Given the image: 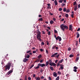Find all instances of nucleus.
<instances>
[{
  "label": "nucleus",
  "instance_id": "1",
  "mask_svg": "<svg viewBox=\"0 0 80 80\" xmlns=\"http://www.w3.org/2000/svg\"><path fill=\"white\" fill-rule=\"evenodd\" d=\"M60 27L61 30H62L63 32L65 31V29H66V30L68 29V26L64 25L63 24L61 25L60 26Z\"/></svg>",
  "mask_w": 80,
  "mask_h": 80
},
{
  "label": "nucleus",
  "instance_id": "2",
  "mask_svg": "<svg viewBox=\"0 0 80 80\" xmlns=\"http://www.w3.org/2000/svg\"><path fill=\"white\" fill-rule=\"evenodd\" d=\"M41 37H42V36H41V32H40L38 31V32L37 38V39H38V40L40 41V42L42 41V39H41Z\"/></svg>",
  "mask_w": 80,
  "mask_h": 80
},
{
  "label": "nucleus",
  "instance_id": "3",
  "mask_svg": "<svg viewBox=\"0 0 80 80\" xmlns=\"http://www.w3.org/2000/svg\"><path fill=\"white\" fill-rule=\"evenodd\" d=\"M11 67V63L10 62H9L7 65L6 66L5 68V71H7V69L8 70H10V68Z\"/></svg>",
  "mask_w": 80,
  "mask_h": 80
},
{
  "label": "nucleus",
  "instance_id": "4",
  "mask_svg": "<svg viewBox=\"0 0 80 80\" xmlns=\"http://www.w3.org/2000/svg\"><path fill=\"white\" fill-rule=\"evenodd\" d=\"M72 27H73V25H72V24L70 25L69 26V30L72 32V31H73V28Z\"/></svg>",
  "mask_w": 80,
  "mask_h": 80
},
{
  "label": "nucleus",
  "instance_id": "5",
  "mask_svg": "<svg viewBox=\"0 0 80 80\" xmlns=\"http://www.w3.org/2000/svg\"><path fill=\"white\" fill-rule=\"evenodd\" d=\"M56 40H59V41L61 42L62 41V38H61V37L59 36H58L57 38H56Z\"/></svg>",
  "mask_w": 80,
  "mask_h": 80
},
{
  "label": "nucleus",
  "instance_id": "6",
  "mask_svg": "<svg viewBox=\"0 0 80 80\" xmlns=\"http://www.w3.org/2000/svg\"><path fill=\"white\" fill-rule=\"evenodd\" d=\"M49 65H50V66H53L54 67H55V66L56 65V64L53 62H49Z\"/></svg>",
  "mask_w": 80,
  "mask_h": 80
},
{
  "label": "nucleus",
  "instance_id": "7",
  "mask_svg": "<svg viewBox=\"0 0 80 80\" xmlns=\"http://www.w3.org/2000/svg\"><path fill=\"white\" fill-rule=\"evenodd\" d=\"M38 66H40V67H45L46 65L45 64H38Z\"/></svg>",
  "mask_w": 80,
  "mask_h": 80
},
{
  "label": "nucleus",
  "instance_id": "8",
  "mask_svg": "<svg viewBox=\"0 0 80 80\" xmlns=\"http://www.w3.org/2000/svg\"><path fill=\"white\" fill-rule=\"evenodd\" d=\"M57 75H58V74L57 73H56L55 72H54L53 73V77H57Z\"/></svg>",
  "mask_w": 80,
  "mask_h": 80
},
{
  "label": "nucleus",
  "instance_id": "9",
  "mask_svg": "<svg viewBox=\"0 0 80 80\" xmlns=\"http://www.w3.org/2000/svg\"><path fill=\"white\" fill-rule=\"evenodd\" d=\"M28 60V59H27V58H25L23 59V62L24 63H25V62H27Z\"/></svg>",
  "mask_w": 80,
  "mask_h": 80
},
{
  "label": "nucleus",
  "instance_id": "10",
  "mask_svg": "<svg viewBox=\"0 0 80 80\" xmlns=\"http://www.w3.org/2000/svg\"><path fill=\"white\" fill-rule=\"evenodd\" d=\"M57 55H58V53H56L54 54H52L51 57H55V56Z\"/></svg>",
  "mask_w": 80,
  "mask_h": 80
},
{
  "label": "nucleus",
  "instance_id": "11",
  "mask_svg": "<svg viewBox=\"0 0 80 80\" xmlns=\"http://www.w3.org/2000/svg\"><path fill=\"white\" fill-rule=\"evenodd\" d=\"M76 33L77 35V38H78L80 37V34H79V32H77Z\"/></svg>",
  "mask_w": 80,
  "mask_h": 80
},
{
  "label": "nucleus",
  "instance_id": "12",
  "mask_svg": "<svg viewBox=\"0 0 80 80\" xmlns=\"http://www.w3.org/2000/svg\"><path fill=\"white\" fill-rule=\"evenodd\" d=\"M54 3L55 6L57 5H58V2H57V0H55L54 1Z\"/></svg>",
  "mask_w": 80,
  "mask_h": 80
},
{
  "label": "nucleus",
  "instance_id": "13",
  "mask_svg": "<svg viewBox=\"0 0 80 80\" xmlns=\"http://www.w3.org/2000/svg\"><path fill=\"white\" fill-rule=\"evenodd\" d=\"M12 72H13V70H10L8 72V75H10V73H12Z\"/></svg>",
  "mask_w": 80,
  "mask_h": 80
},
{
  "label": "nucleus",
  "instance_id": "14",
  "mask_svg": "<svg viewBox=\"0 0 80 80\" xmlns=\"http://www.w3.org/2000/svg\"><path fill=\"white\" fill-rule=\"evenodd\" d=\"M47 5L48 6L47 8L48 9L49 8H50V9H51V7H50V3H48L47 4Z\"/></svg>",
  "mask_w": 80,
  "mask_h": 80
},
{
  "label": "nucleus",
  "instance_id": "15",
  "mask_svg": "<svg viewBox=\"0 0 80 80\" xmlns=\"http://www.w3.org/2000/svg\"><path fill=\"white\" fill-rule=\"evenodd\" d=\"M63 62V59H62L61 60L59 61V62H58L59 63H62V62Z\"/></svg>",
  "mask_w": 80,
  "mask_h": 80
},
{
  "label": "nucleus",
  "instance_id": "16",
  "mask_svg": "<svg viewBox=\"0 0 80 80\" xmlns=\"http://www.w3.org/2000/svg\"><path fill=\"white\" fill-rule=\"evenodd\" d=\"M42 57V55L40 54L38 56V58H39V59H40V58H41Z\"/></svg>",
  "mask_w": 80,
  "mask_h": 80
},
{
  "label": "nucleus",
  "instance_id": "17",
  "mask_svg": "<svg viewBox=\"0 0 80 80\" xmlns=\"http://www.w3.org/2000/svg\"><path fill=\"white\" fill-rule=\"evenodd\" d=\"M46 66H48V64H49V62H48V61H47L46 62Z\"/></svg>",
  "mask_w": 80,
  "mask_h": 80
},
{
  "label": "nucleus",
  "instance_id": "18",
  "mask_svg": "<svg viewBox=\"0 0 80 80\" xmlns=\"http://www.w3.org/2000/svg\"><path fill=\"white\" fill-rule=\"evenodd\" d=\"M50 68L51 70H52V71H53V67H52V66H50Z\"/></svg>",
  "mask_w": 80,
  "mask_h": 80
},
{
  "label": "nucleus",
  "instance_id": "19",
  "mask_svg": "<svg viewBox=\"0 0 80 80\" xmlns=\"http://www.w3.org/2000/svg\"><path fill=\"white\" fill-rule=\"evenodd\" d=\"M40 61V59H37L36 61H35V63L37 62H39Z\"/></svg>",
  "mask_w": 80,
  "mask_h": 80
},
{
  "label": "nucleus",
  "instance_id": "20",
  "mask_svg": "<svg viewBox=\"0 0 80 80\" xmlns=\"http://www.w3.org/2000/svg\"><path fill=\"white\" fill-rule=\"evenodd\" d=\"M77 10V6H75L74 8V11H76Z\"/></svg>",
  "mask_w": 80,
  "mask_h": 80
},
{
  "label": "nucleus",
  "instance_id": "21",
  "mask_svg": "<svg viewBox=\"0 0 80 80\" xmlns=\"http://www.w3.org/2000/svg\"><path fill=\"white\" fill-rule=\"evenodd\" d=\"M60 79V77L59 76H58L56 78V80H59Z\"/></svg>",
  "mask_w": 80,
  "mask_h": 80
},
{
  "label": "nucleus",
  "instance_id": "22",
  "mask_svg": "<svg viewBox=\"0 0 80 80\" xmlns=\"http://www.w3.org/2000/svg\"><path fill=\"white\" fill-rule=\"evenodd\" d=\"M54 22L52 20H51L50 21V23L51 24H53Z\"/></svg>",
  "mask_w": 80,
  "mask_h": 80
},
{
  "label": "nucleus",
  "instance_id": "23",
  "mask_svg": "<svg viewBox=\"0 0 80 80\" xmlns=\"http://www.w3.org/2000/svg\"><path fill=\"white\" fill-rule=\"evenodd\" d=\"M79 57H77L76 58V62H77V61H78V60H79Z\"/></svg>",
  "mask_w": 80,
  "mask_h": 80
},
{
  "label": "nucleus",
  "instance_id": "24",
  "mask_svg": "<svg viewBox=\"0 0 80 80\" xmlns=\"http://www.w3.org/2000/svg\"><path fill=\"white\" fill-rule=\"evenodd\" d=\"M11 67H12V70H13V64H11Z\"/></svg>",
  "mask_w": 80,
  "mask_h": 80
},
{
  "label": "nucleus",
  "instance_id": "25",
  "mask_svg": "<svg viewBox=\"0 0 80 80\" xmlns=\"http://www.w3.org/2000/svg\"><path fill=\"white\" fill-rule=\"evenodd\" d=\"M63 0H59V3H62V2H63Z\"/></svg>",
  "mask_w": 80,
  "mask_h": 80
},
{
  "label": "nucleus",
  "instance_id": "26",
  "mask_svg": "<svg viewBox=\"0 0 80 80\" xmlns=\"http://www.w3.org/2000/svg\"><path fill=\"white\" fill-rule=\"evenodd\" d=\"M34 66V65L32 64V66L30 67L29 69H31Z\"/></svg>",
  "mask_w": 80,
  "mask_h": 80
},
{
  "label": "nucleus",
  "instance_id": "27",
  "mask_svg": "<svg viewBox=\"0 0 80 80\" xmlns=\"http://www.w3.org/2000/svg\"><path fill=\"white\" fill-rule=\"evenodd\" d=\"M75 15L74 14H72V15H71V17L72 18H74V15Z\"/></svg>",
  "mask_w": 80,
  "mask_h": 80
},
{
  "label": "nucleus",
  "instance_id": "28",
  "mask_svg": "<svg viewBox=\"0 0 80 80\" xmlns=\"http://www.w3.org/2000/svg\"><path fill=\"white\" fill-rule=\"evenodd\" d=\"M65 17H66V18H68V14H66Z\"/></svg>",
  "mask_w": 80,
  "mask_h": 80
},
{
  "label": "nucleus",
  "instance_id": "29",
  "mask_svg": "<svg viewBox=\"0 0 80 80\" xmlns=\"http://www.w3.org/2000/svg\"><path fill=\"white\" fill-rule=\"evenodd\" d=\"M73 57V55L71 54L69 55V57L72 58V57Z\"/></svg>",
  "mask_w": 80,
  "mask_h": 80
},
{
  "label": "nucleus",
  "instance_id": "30",
  "mask_svg": "<svg viewBox=\"0 0 80 80\" xmlns=\"http://www.w3.org/2000/svg\"><path fill=\"white\" fill-rule=\"evenodd\" d=\"M58 75H61V72H60V71H58Z\"/></svg>",
  "mask_w": 80,
  "mask_h": 80
},
{
  "label": "nucleus",
  "instance_id": "31",
  "mask_svg": "<svg viewBox=\"0 0 80 80\" xmlns=\"http://www.w3.org/2000/svg\"><path fill=\"white\" fill-rule=\"evenodd\" d=\"M63 11L64 12H66V8H64L63 9Z\"/></svg>",
  "mask_w": 80,
  "mask_h": 80
},
{
  "label": "nucleus",
  "instance_id": "32",
  "mask_svg": "<svg viewBox=\"0 0 80 80\" xmlns=\"http://www.w3.org/2000/svg\"><path fill=\"white\" fill-rule=\"evenodd\" d=\"M73 68L74 69H78V68H77V67L76 66H74V67H73Z\"/></svg>",
  "mask_w": 80,
  "mask_h": 80
},
{
  "label": "nucleus",
  "instance_id": "33",
  "mask_svg": "<svg viewBox=\"0 0 80 80\" xmlns=\"http://www.w3.org/2000/svg\"><path fill=\"white\" fill-rule=\"evenodd\" d=\"M40 68V66H37L35 68V69H38V68Z\"/></svg>",
  "mask_w": 80,
  "mask_h": 80
},
{
  "label": "nucleus",
  "instance_id": "34",
  "mask_svg": "<svg viewBox=\"0 0 80 80\" xmlns=\"http://www.w3.org/2000/svg\"><path fill=\"white\" fill-rule=\"evenodd\" d=\"M56 47V46H53L52 47V50H53L54 48H55Z\"/></svg>",
  "mask_w": 80,
  "mask_h": 80
},
{
  "label": "nucleus",
  "instance_id": "35",
  "mask_svg": "<svg viewBox=\"0 0 80 80\" xmlns=\"http://www.w3.org/2000/svg\"><path fill=\"white\" fill-rule=\"evenodd\" d=\"M66 13L70 12V10L69 9H68L66 10Z\"/></svg>",
  "mask_w": 80,
  "mask_h": 80
},
{
  "label": "nucleus",
  "instance_id": "36",
  "mask_svg": "<svg viewBox=\"0 0 80 80\" xmlns=\"http://www.w3.org/2000/svg\"><path fill=\"white\" fill-rule=\"evenodd\" d=\"M73 71H74V72H77V70L76 69H74L73 70Z\"/></svg>",
  "mask_w": 80,
  "mask_h": 80
},
{
  "label": "nucleus",
  "instance_id": "37",
  "mask_svg": "<svg viewBox=\"0 0 80 80\" xmlns=\"http://www.w3.org/2000/svg\"><path fill=\"white\" fill-rule=\"evenodd\" d=\"M76 46H77V45H78V41H76Z\"/></svg>",
  "mask_w": 80,
  "mask_h": 80
},
{
  "label": "nucleus",
  "instance_id": "38",
  "mask_svg": "<svg viewBox=\"0 0 80 80\" xmlns=\"http://www.w3.org/2000/svg\"><path fill=\"white\" fill-rule=\"evenodd\" d=\"M43 62V59H41V60L40 61V63H42V62Z\"/></svg>",
  "mask_w": 80,
  "mask_h": 80
},
{
  "label": "nucleus",
  "instance_id": "39",
  "mask_svg": "<svg viewBox=\"0 0 80 80\" xmlns=\"http://www.w3.org/2000/svg\"><path fill=\"white\" fill-rule=\"evenodd\" d=\"M37 80H40V77H38L36 78Z\"/></svg>",
  "mask_w": 80,
  "mask_h": 80
},
{
  "label": "nucleus",
  "instance_id": "40",
  "mask_svg": "<svg viewBox=\"0 0 80 80\" xmlns=\"http://www.w3.org/2000/svg\"><path fill=\"white\" fill-rule=\"evenodd\" d=\"M62 8H59V11H62Z\"/></svg>",
  "mask_w": 80,
  "mask_h": 80
},
{
  "label": "nucleus",
  "instance_id": "41",
  "mask_svg": "<svg viewBox=\"0 0 80 80\" xmlns=\"http://www.w3.org/2000/svg\"><path fill=\"white\" fill-rule=\"evenodd\" d=\"M40 78L41 80L42 79H43V78H44V77L42 76Z\"/></svg>",
  "mask_w": 80,
  "mask_h": 80
},
{
  "label": "nucleus",
  "instance_id": "42",
  "mask_svg": "<svg viewBox=\"0 0 80 80\" xmlns=\"http://www.w3.org/2000/svg\"><path fill=\"white\" fill-rule=\"evenodd\" d=\"M65 4L63 3H62V7H63L64 6H65Z\"/></svg>",
  "mask_w": 80,
  "mask_h": 80
},
{
  "label": "nucleus",
  "instance_id": "43",
  "mask_svg": "<svg viewBox=\"0 0 80 80\" xmlns=\"http://www.w3.org/2000/svg\"><path fill=\"white\" fill-rule=\"evenodd\" d=\"M27 56V57H26V58H30V55H28Z\"/></svg>",
  "mask_w": 80,
  "mask_h": 80
},
{
  "label": "nucleus",
  "instance_id": "44",
  "mask_svg": "<svg viewBox=\"0 0 80 80\" xmlns=\"http://www.w3.org/2000/svg\"><path fill=\"white\" fill-rule=\"evenodd\" d=\"M76 4H77V2L75 1L73 3V5H75Z\"/></svg>",
  "mask_w": 80,
  "mask_h": 80
},
{
  "label": "nucleus",
  "instance_id": "45",
  "mask_svg": "<svg viewBox=\"0 0 80 80\" xmlns=\"http://www.w3.org/2000/svg\"><path fill=\"white\" fill-rule=\"evenodd\" d=\"M60 54H58L57 56H56V57H57V58H58L59 57Z\"/></svg>",
  "mask_w": 80,
  "mask_h": 80
},
{
  "label": "nucleus",
  "instance_id": "46",
  "mask_svg": "<svg viewBox=\"0 0 80 80\" xmlns=\"http://www.w3.org/2000/svg\"><path fill=\"white\" fill-rule=\"evenodd\" d=\"M31 52V51L29 50L28 51H27V53H30Z\"/></svg>",
  "mask_w": 80,
  "mask_h": 80
},
{
  "label": "nucleus",
  "instance_id": "47",
  "mask_svg": "<svg viewBox=\"0 0 80 80\" xmlns=\"http://www.w3.org/2000/svg\"><path fill=\"white\" fill-rule=\"evenodd\" d=\"M39 20L40 21H42V20H43V18H41L39 19Z\"/></svg>",
  "mask_w": 80,
  "mask_h": 80
},
{
  "label": "nucleus",
  "instance_id": "48",
  "mask_svg": "<svg viewBox=\"0 0 80 80\" xmlns=\"http://www.w3.org/2000/svg\"><path fill=\"white\" fill-rule=\"evenodd\" d=\"M40 72L41 73H42V72H43V69H41Z\"/></svg>",
  "mask_w": 80,
  "mask_h": 80
},
{
  "label": "nucleus",
  "instance_id": "49",
  "mask_svg": "<svg viewBox=\"0 0 80 80\" xmlns=\"http://www.w3.org/2000/svg\"><path fill=\"white\" fill-rule=\"evenodd\" d=\"M68 51H70L71 50V48L69 47L68 48Z\"/></svg>",
  "mask_w": 80,
  "mask_h": 80
},
{
  "label": "nucleus",
  "instance_id": "50",
  "mask_svg": "<svg viewBox=\"0 0 80 80\" xmlns=\"http://www.w3.org/2000/svg\"><path fill=\"white\" fill-rule=\"evenodd\" d=\"M46 42H47V45H49V43L48 41H47Z\"/></svg>",
  "mask_w": 80,
  "mask_h": 80
},
{
  "label": "nucleus",
  "instance_id": "51",
  "mask_svg": "<svg viewBox=\"0 0 80 80\" xmlns=\"http://www.w3.org/2000/svg\"><path fill=\"white\" fill-rule=\"evenodd\" d=\"M59 65H60V63L59 62H58L57 63V67H58V66H59Z\"/></svg>",
  "mask_w": 80,
  "mask_h": 80
},
{
  "label": "nucleus",
  "instance_id": "52",
  "mask_svg": "<svg viewBox=\"0 0 80 80\" xmlns=\"http://www.w3.org/2000/svg\"><path fill=\"white\" fill-rule=\"evenodd\" d=\"M49 62L50 63L52 62V60H51V59H49Z\"/></svg>",
  "mask_w": 80,
  "mask_h": 80
},
{
  "label": "nucleus",
  "instance_id": "53",
  "mask_svg": "<svg viewBox=\"0 0 80 80\" xmlns=\"http://www.w3.org/2000/svg\"><path fill=\"white\" fill-rule=\"evenodd\" d=\"M28 80H31V78L30 77H29L28 78Z\"/></svg>",
  "mask_w": 80,
  "mask_h": 80
},
{
  "label": "nucleus",
  "instance_id": "54",
  "mask_svg": "<svg viewBox=\"0 0 80 80\" xmlns=\"http://www.w3.org/2000/svg\"><path fill=\"white\" fill-rule=\"evenodd\" d=\"M54 33H58L57 31V30H54Z\"/></svg>",
  "mask_w": 80,
  "mask_h": 80
},
{
  "label": "nucleus",
  "instance_id": "55",
  "mask_svg": "<svg viewBox=\"0 0 80 80\" xmlns=\"http://www.w3.org/2000/svg\"><path fill=\"white\" fill-rule=\"evenodd\" d=\"M48 35H50V31H49L48 32Z\"/></svg>",
  "mask_w": 80,
  "mask_h": 80
},
{
  "label": "nucleus",
  "instance_id": "56",
  "mask_svg": "<svg viewBox=\"0 0 80 80\" xmlns=\"http://www.w3.org/2000/svg\"><path fill=\"white\" fill-rule=\"evenodd\" d=\"M57 62H58V60H56L55 61V63H57Z\"/></svg>",
  "mask_w": 80,
  "mask_h": 80
},
{
  "label": "nucleus",
  "instance_id": "57",
  "mask_svg": "<svg viewBox=\"0 0 80 80\" xmlns=\"http://www.w3.org/2000/svg\"><path fill=\"white\" fill-rule=\"evenodd\" d=\"M49 80H52V78H51V77H49Z\"/></svg>",
  "mask_w": 80,
  "mask_h": 80
},
{
  "label": "nucleus",
  "instance_id": "58",
  "mask_svg": "<svg viewBox=\"0 0 80 80\" xmlns=\"http://www.w3.org/2000/svg\"><path fill=\"white\" fill-rule=\"evenodd\" d=\"M42 34H45V32H44V31H42Z\"/></svg>",
  "mask_w": 80,
  "mask_h": 80
},
{
  "label": "nucleus",
  "instance_id": "59",
  "mask_svg": "<svg viewBox=\"0 0 80 80\" xmlns=\"http://www.w3.org/2000/svg\"><path fill=\"white\" fill-rule=\"evenodd\" d=\"M40 51H41V52H43V50L42 49H40Z\"/></svg>",
  "mask_w": 80,
  "mask_h": 80
},
{
  "label": "nucleus",
  "instance_id": "60",
  "mask_svg": "<svg viewBox=\"0 0 80 80\" xmlns=\"http://www.w3.org/2000/svg\"><path fill=\"white\" fill-rule=\"evenodd\" d=\"M46 52L47 53V54H48V50H46Z\"/></svg>",
  "mask_w": 80,
  "mask_h": 80
},
{
  "label": "nucleus",
  "instance_id": "61",
  "mask_svg": "<svg viewBox=\"0 0 80 80\" xmlns=\"http://www.w3.org/2000/svg\"><path fill=\"white\" fill-rule=\"evenodd\" d=\"M80 28H78V30H77V31L78 32L79 31H80Z\"/></svg>",
  "mask_w": 80,
  "mask_h": 80
},
{
  "label": "nucleus",
  "instance_id": "62",
  "mask_svg": "<svg viewBox=\"0 0 80 80\" xmlns=\"http://www.w3.org/2000/svg\"><path fill=\"white\" fill-rule=\"evenodd\" d=\"M36 53V51H33V53Z\"/></svg>",
  "mask_w": 80,
  "mask_h": 80
},
{
  "label": "nucleus",
  "instance_id": "63",
  "mask_svg": "<svg viewBox=\"0 0 80 80\" xmlns=\"http://www.w3.org/2000/svg\"><path fill=\"white\" fill-rule=\"evenodd\" d=\"M24 80H27V77H26L24 78Z\"/></svg>",
  "mask_w": 80,
  "mask_h": 80
},
{
  "label": "nucleus",
  "instance_id": "64",
  "mask_svg": "<svg viewBox=\"0 0 80 80\" xmlns=\"http://www.w3.org/2000/svg\"><path fill=\"white\" fill-rule=\"evenodd\" d=\"M80 8V4H79L78 5V8Z\"/></svg>",
  "mask_w": 80,
  "mask_h": 80
}]
</instances>
